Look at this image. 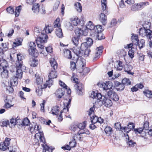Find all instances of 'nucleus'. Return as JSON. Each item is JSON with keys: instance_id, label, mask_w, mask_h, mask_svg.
Returning <instances> with one entry per match:
<instances>
[{"instance_id": "f257e3e1", "label": "nucleus", "mask_w": 152, "mask_h": 152, "mask_svg": "<svg viewBox=\"0 0 152 152\" xmlns=\"http://www.w3.org/2000/svg\"><path fill=\"white\" fill-rule=\"evenodd\" d=\"M33 124V125L31 126H30V130L32 133H36L35 135V140L36 141V140H39L40 142H38L39 144H40L41 142L45 144L46 142L45 140L43 134L40 132L41 127L37 124H35L34 123ZM38 142H39V140H38Z\"/></svg>"}, {"instance_id": "f03ea898", "label": "nucleus", "mask_w": 152, "mask_h": 152, "mask_svg": "<svg viewBox=\"0 0 152 152\" xmlns=\"http://www.w3.org/2000/svg\"><path fill=\"white\" fill-rule=\"evenodd\" d=\"M103 88L107 92L108 96L113 101H116L119 100V96L113 91V87H110V86H104Z\"/></svg>"}, {"instance_id": "7ed1b4c3", "label": "nucleus", "mask_w": 152, "mask_h": 152, "mask_svg": "<svg viewBox=\"0 0 152 152\" xmlns=\"http://www.w3.org/2000/svg\"><path fill=\"white\" fill-rule=\"evenodd\" d=\"M46 39H44V37L42 36H39L36 39V43L38 47L41 50L40 52L41 53L44 54L43 51L45 50L44 46L42 45V44L46 42Z\"/></svg>"}, {"instance_id": "20e7f679", "label": "nucleus", "mask_w": 152, "mask_h": 152, "mask_svg": "<svg viewBox=\"0 0 152 152\" xmlns=\"http://www.w3.org/2000/svg\"><path fill=\"white\" fill-rule=\"evenodd\" d=\"M63 86L62 88L57 89L54 93L55 96L58 101L61 100L65 94L66 90L67 89V86Z\"/></svg>"}, {"instance_id": "39448f33", "label": "nucleus", "mask_w": 152, "mask_h": 152, "mask_svg": "<svg viewBox=\"0 0 152 152\" xmlns=\"http://www.w3.org/2000/svg\"><path fill=\"white\" fill-rule=\"evenodd\" d=\"M139 33L140 36L143 37L146 36L150 40L152 39V37L151 36V31L150 30L146 29L145 27L141 28L140 29Z\"/></svg>"}, {"instance_id": "423d86ee", "label": "nucleus", "mask_w": 152, "mask_h": 152, "mask_svg": "<svg viewBox=\"0 0 152 152\" xmlns=\"http://www.w3.org/2000/svg\"><path fill=\"white\" fill-rule=\"evenodd\" d=\"M53 30V29L51 26L48 25L45 26L42 32L39 34V36H42L44 39H47L48 37L46 34L50 33Z\"/></svg>"}, {"instance_id": "0eeeda50", "label": "nucleus", "mask_w": 152, "mask_h": 152, "mask_svg": "<svg viewBox=\"0 0 152 152\" xmlns=\"http://www.w3.org/2000/svg\"><path fill=\"white\" fill-rule=\"evenodd\" d=\"M91 97L96 99V102L95 103V104H98L102 100V96L100 93H97L94 91H92L90 95Z\"/></svg>"}, {"instance_id": "6e6552de", "label": "nucleus", "mask_w": 152, "mask_h": 152, "mask_svg": "<svg viewBox=\"0 0 152 152\" xmlns=\"http://www.w3.org/2000/svg\"><path fill=\"white\" fill-rule=\"evenodd\" d=\"M10 139L6 137L4 142L0 143V149L2 151H4L9 148L8 146L10 143Z\"/></svg>"}, {"instance_id": "1a4fd4ad", "label": "nucleus", "mask_w": 152, "mask_h": 152, "mask_svg": "<svg viewBox=\"0 0 152 152\" xmlns=\"http://www.w3.org/2000/svg\"><path fill=\"white\" fill-rule=\"evenodd\" d=\"M26 68L25 66H21L20 68L16 66V73L15 77L21 79L23 74V71H24V70L26 69Z\"/></svg>"}, {"instance_id": "9d476101", "label": "nucleus", "mask_w": 152, "mask_h": 152, "mask_svg": "<svg viewBox=\"0 0 152 152\" xmlns=\"http://www.w3.org/2000/svg\"><path fill=\"white\" fill-rule=\"evenodd\" d=\"M85 61L84 59L80 57L78 58L76 61L77 69L80 70L82 69L85 64Z\"/></svg>"}, {"instance_id": "9b49d317", "label": "nucleus", "mask_w": 152, "mask_h": 152, "mask_svg": "<svg viewBox=\"0 0 152 152\" xmlns=\"http://www.w3.org/2000/svg\"><path fill=\"white\" fill-rule=\"evenodd\" d=\"M75 32L77 37L79 38L83 35L86 36L87 35V32L86 30L83 31L81 28H77L75 31Z\"/></svg>"}, {"instance_id": "f8f14e48", "label": "nucleus", "mask_w": 152, "mask_h": 152, "mask_svg": "<svg viewBox=\"0 0 152 152\" xmlns=\"http://www.w3.org/2000/svg\"><path fill=\"white\" fill-rule=\"evenodd\" d=\"M24 57L20 54H17V61L15 62V65L17 67H20L21 66H23L22 60L23 59Z\"/></svg>"}, {"instance_id": "ddd939ff", "label": "nucleus", "mask_w": 152, "mask_h": 152, "mask_svg": "<svg viewBox=\"0 0 152 152\" xmlns=\"http://www.w3.org/2000/svg\"><path fill=\"white\" fill-rule=\"evenodd\" d=\"M83 134H89V132L88 130H86V131L85 130L83 131L82 132H79L77 134H75L73 137H74L75 138L76 137L78 140L80 141H82L83 140V137H81L80 135Z\"/></svg>"}, {"instance_id": "4468645a", "label": "nucleus", "mask_w": 152, "mask_h": 152, "mask_svg": "<svg viewBox=\"0 0 152 152\" xmlns=\"http://www.w3.org/2000/svg\"><path fill=\"white\" fill-rule=\"evenodd\" d=\"M84 47H79L78 46H74L73 48L74 53L78 56H80L81 54V50H83V48Z\"/></svg>"}, {"instance_id": "2eb2a0df", "label": "nucleus", "mask_w": 152, "mask_h": 152, "mask_svg": "<svg viewBox=\"0 0 152 152\" xmlns=\"http://www.w3.org/2000/svg\"><path fill=\"white\" fill-rule=\"evenodd\" d=\"M103 49V47L102 46H100L96 48L95 55L94 58V60L100 57L101 54L102 53V52Z\"/></svg>"}, {"instance_id": "dca6fc26", "label": "nucleus", "mask_w": 152, "mask_h": 152, "mask_svg": "<svg viewBox=\"0 0 152 152\" xmlns=\"http://www.w3.org/2000/svg\"><path fill=\"white\" fill-rule=\"evenodd\" d=\"M99 20L103 25H105L107 23V17L104 13H101L99 15Z\"/></svg>"}, {"instance_id": "f3484780", "label": "nucleus", "mask_w": 152, "mask_h": 152, "mask_svg": "<svg viewBox=\"0 0 152 152\" xmlns=\"http://www.w3.org/2000/svg\"><path fill=\"white\" fill-rule=\"evenodd\" d=\"M103 97L104 98L102 100V103L105 106L108 107H109L112 106L113 103L111 100L109 99H108L104 96H103Z\"/></svg>"}, {"instance_id": "a211bd4d", "label": "nucleus", "mask_w": 152, "mask_h": 152, "mask_svg": "<svg viewBox=\"0 0 152 152\" xmlns=\"http://www.w3.org/2000/svg\"><path fill=\"white\" fill-rule=\"evenodd\" d=\"M35 77L36 78L35 82V84L41 86L43 83V78L39 76V74L37 73L35 74Z\"/></svg>"}, {"instance_id": "6ab92c4d", "label": "nucleus", "mask_w": 152, "mask_h": 152, "mask_svg": "<svg viewBox=\"0 0 152 152\" xmlns=\"http://www.w3.org/2000/svg\"><path fill=\"white\" fill-rule=\"evenodd\" d=\"M72 40L74 45L75 46L79 47H83V43L79 42L78 38L76 37H74L72 38Z\"/></svg>"}, {"instance_id": "aec40b11", "label": "nucleus", "mask_w": 152, "mask_h": 152, "mask_svg": "<svg viewBox=\"0 0 152 152\" xmlns=\"http://www.w3.org/2000/svg\"><path fill=\"white\" fill-rule=\"evenodd\" d=\"M39 5L38 3H34L33 4L32 10L34 13L38 14L39 12Z\"/></svg>"}, {"instance_id": "412c9836", "label": "nucleus", "mask_w": 152, "mask_h": 152, "mask_svg": "<svg viewBox=\"0 0 152 152\" xmlns=\"http://www.w3.org/2000/svg\"><path fill=\"white\" fill-rule=\"evenodd\" d=\"M86 42L83 43L82 46L89 47L90 48V46L93 43V41L92 39L90 38H88L86 39Z\"/></svg>"}, {"instance_id": "4be33fe9", "label": "nucleus", "mask_w": 152, "mask_h": 152, "mask_svg": "<svg viewBox=\"0 0 152 152\" xmlns=\"http://www.w3.org/2000/svg\"><path fill=\"white\" fill-rule=\"evenodd\" d=\"M28 51L29 54L33 56L37 57L38 55L37 51L35 48H29Z\"/></svg>"}, {"instance_id": "5701e85b", "label": "nucleus", "mask_w": 152, "mask_h": 152, "mask_svg": "<svg viewBox=\"0 0 152 152\" xmlns=\"http://www.w3.org/2000/svg\"><path fill=\"white\" fill-rule=\"evenodd\" d=\"M50 63L51 66L53 69L56 70L57 68L58 64L55 59L53 58H51L50 60Z\"/></svg>"}, {"instance_id": "b1692460", "label": "nucleus", "mask_w": 152, "mask_h": 152, "mask_svg": "<svg viewBox=\"0 0 152 152\" xmlns=\"http://www.w3.org/2000/svg\"><path fill=\"white\" fill-rule=\"evenodd\" d=\"M4 43H2L1 44V45L3 47V48H0V58H3L4 56V53L5 51L7 50L8 49L7 47L6 46V45H5V46H4ZM5 45H6L5 44Z\"/></svg>"}, {"instance_id": "393cba45", "label": "nucleus", "mask_w": 152, "mask_h": 152, "mask_svg": "<svg viewBox=\"0 0 152 152\" xmlns=\"http://www.w3.org/2000/svg\"><path fill=\"white\" fill-rule=\"evenodd\" d=\"M48 86L50 88V86H45L44 87H42V86H38L36 90V93L38 95L41 96L42 94V90L44 88H46Z\"/></svg>"}, {"instance_id": "a878e982", "label": "nucleus", "mask_w": 152, "mask_h": 152, "mask_svg": "<svg viewBox=\"0 0 152 152\" xmlns=\"http://www.w3.org/2000/svg\"><path fill=\"white\" fill-rule=\"evenodd\" d=\"M64 56L70 59L72 58V55L71 51L69 50L65 49L64 50Z\"/></svg>"}, {"instance_id": "bb28decb", "label": "nucleus", "mask_w": 152, "mask_h": 152, "mask_svg": "<svg viewBox=\"0 0 152 152\" xmlns=\"http://www.w3.org/2000/svg\"><path fill=\"white\" fill-rule=\"evenodd\" d=\"M132 68L131 65L126 64L124 66V71L127 72L128 74L133 75V73L130 72L132 69Z\"/></svg>"}, {"instance_id": "cd10ccee", "label": "nucleus", "mask_w": 152, "mask_h": 152, "mask_svg": "<svg viewBox=\"0 0 152 152\" xmlns=\"http://www.w3.org/2000/svg\"><path fill=\"white\" fill-rule=\"evenodd\" d=\"M126 130H124L125 132L128 133L131 129H134L135 127L133 123H130L127 125V127H126Z\"/></svg>"}, {"instance_id": "c85d7f7f", "label": "nucleus", "mask_w": 152, "mask_h": 152, "mask_svg": "<svg viewBox=\"0 0 152 152\" xmlns=\"http://www.w3.org/2000/svg\"><path fill=\"white\" fill-rule=\"evenodd\" d=\"M76 91L77 94L79 95H83V87L82 86H77L76 88Z\"/></svg>"}, {"instance_id": "c756f323", "label": "nucleus", "mask_w": 152, "mask_h": 152, "mask_svg": "<svg viewBox=\"0 0 152 152\" xmlns=\"http://www.w3.org/2000/svg\"><path fill=\"white\" fill-rule=\"evenodd\" d=\"M79 20L77 17L72 18L71 19V21L70 23V24H72L73 26H76L79 22Z\"/></svg>"}, {"instance_id": "7c9ffc66", "label": "nucleus", "mask_w": 152, "mask_h": 152, "mask_svg": "<svg viewBox=\"0 0 152 152\" xmlns=\"http://www.w3.org/2000/svg\"><path fill=\"white\" fill-rule=\"evenodd\" d=\"M97 86H113V84L110 81H106V82L101 81L98 83Z\"/></svg>"}, {"instance_id": "2f4dec72", "label": "nucleus", "mask_w": 152, "mask_h": 152, "mask_svg": "<svg viewBox=\"0 0 152 152\" xmlns=\"http://www.w3.org/2000/svg\"><path fill=\"white\" fill-rule=\"evenodd\" d=\"M55 32L56 35L58 37L61 38L63 37V34L61 28H56Z\"/></svg>"}, {"instance_id": "473e14b6", "label": "nucleus", "mask_w": 152, "mask_h": 152, "mask_svg": "<svg viewBox=\"0 0 152 152\" xmlns=\"http://www.w3.org/2000/svg\"><path fill=\"white\" fill-rule=\"evenodd\" d=\"M94 26L92 22H91V21H90L88 22V23L86 24V28H87V29H89L90 30H93L94 28Z\"/></svg>"}, {"instance_id": "72a5a7b5", "label": "nucleus", "mask_w": 152, "mask_h": 152, "mask_svg": "<svg viewBox=\"0 0 152 152\" xmlns=\"http://www.w3.org/2000/svg\"><path fill=\"white\" fill-rule=\"evenodd\" d=\"M57 76L56 72V70H54L53 71L52 70L50 73L48 75V77L49 78L53 79L54 78H56L57 77Z\"/></svg>"}, {"instance_id": "f704fd0d", "label": "nucleus", "mask_w": 152, "mask_h": 152, "mask_svg": "<svg viewBox=\"0 0 152 152\" xmlns=\"http://www.w3.org/2000/svg\"><path fill=\"white\" fill-rule=\"evenodd\" d=\"M0 66L2 67V69L6 68L8 66L7 61L2 58L0 60Z\"/></svg>"}, {"instance_id": "c9c22d12", "label": "nucleus", "mask_w": 152, "mask_h": 152, "mask_svg": "<svg viewBox=\"0 0 152 152\" xmlns=\"http://www.w3.org/2000/svg\"><path fill=\"white\" fill-rule=\"evenodd\" d=\"M136 4L138 10H139L142 7H143L145 6L148 5L149 3L147 1L145 2H141Z\"/></svg>"}, {"instance_id": "e433bc0d", "label": "nucleus", "mask_w": 152, "mask_h": 152, "mask_svg": "<svg viewBox=\"0 0 152 152\" xmlns=\"http://www.w3.org/2000/svg\"><path fill=\"white\" fill-rule=\"evenodd\" d=\"M59 109V107L58 106L53 107H52L51 110L52 114L53 115H57L58 113Z\"/></svg>"}, {"instance_id": "4c0bfd02", "label": "nucleus", "mask_w": 152, "mask_h": 152, "mask_svg": "<svg viewBox=\"0 0 152 152\" xmlns=\"http://www.w3.org/2000/svg\"><path fill=\"white\" fill-rule=\"evenodd\" d=\"M143 93L144 95L148 98H152V91L149 90H146L144 91Z\"/></svg>"}, {"instance_id": "58836bf2", "label": "nucleus", "mask_w": 152, "mask_h": 152, "mask_svg": "<svg viewBox=\"0 0 152 152\" xmlns=\"http://www.w3.org/2000/svg\"><path fill=\"white\" fill-rule=\"evenodd\" d=\"M94 36L95 37L96 36L95 39L97 38L98 40H101L104 38V36L102 32L95 33Z\"/></svg>"}, {"instance_id": "ea45409f", "label": "nucleus", "mask_w": 152, "mask_h": 152, "mask_svg": "<svg viewBox=\"0 0 152 152\" xmlns=\"http://www.w3.org/2000/svg\"><path fill=\"white\" fill-rule=\"evenodd\" d=\"M137 45L138 46L139 48L140 49L144 47L145 46V40L143 39L140 40V41H139L137 44Z\"/></svg>"}, {"instance_id": "a19ab883", "label": "nucleus", "mask_w": 152, "mask_h": 152, "mask_svg": "<svg viewBox=\"0 0 152 152\" xmlns=\"http://www.w3.org/2000/svg\"><path fill=\"white\" fill-rule=\"evenodd\" d=\"M115 126L116 129H121L122 130H126V127H122L121 126V124L120 122H117L115 124Z\"/></svg>"}, {"instance_id": "79ce46f5", "label": "nucleus", "mask_w": 152, "mask_h": 152, "mask_svg": "<svg viewBox=\"0 0 152 152\" xmlns=\"http://www.w3.org/2000/svg\"><path fill=\"white\" fill-rule=\"evenodd\" d=\"M95 33H99V32H102L103 29L102 28V26L101 25H98L94 27Z\"/></svg>"}, {"instance_id": "37998d69", "label": "nucleus", "mask_w": 152, "mask_h": 152, "mask_svg": "<svg viewBox=\"0 0 152 152\" xmlns=\"http://www.w3.org/2000/svg\"><path fill=\"white\" fill-rule=\"evenodd\" d=\"M11 86H16L18 84V78L13 77L10 80Z\"/></svg>"}, {"instance_id": "c03bdc74", "label": "nucleus", "mask_w": 152, "mask_h": 152, "mask_svg": "<svg viewBox=\"0 0 152 152\" xmlns=\"http://www.w3.org/2000/svg\"><path fill=\"white\" fill-rule=\"evenodd\" d=\"M91 119V123L97 124L98 123V118L95 115H93L91 117H90Z\"/></svg>"}, {"instance_id": "a18cd8bd", "label": "nucleus", "mask_w": 152, "mask_h": 152, "mask_svg": "<svg viewBox=\"0 0 152 152\" xmlns=\"http://www.w3.org/2000/svg\"><path fill=\"white\" fill-rule=\"evenodd\" d=\"M132 41L134 44L137 45V44L139 41L138 36L137 35H133L132 37Z\"/></svg>"}, {"instance_id": "49530a36", "label": "nucleus", "mask_w": 152, "mask_h": 152, "mask_svg": "<svg viewBox=\"0 0 152 152\" xmlns=\"http://www.w3.org/2000/svg\"><path fill=\"white\" fill-rule=\"evenodd\" d=\"M75 8L77 12H81L82 10V7L81 4L78 2L76 3L75 4Z\"/></svg>"}, {"instance_id": "de8ad7c7", "label": "nucleus", "mask_w": 152, "mask_h": 152, "mask_svg": "<svg viewBox=\"0 0 152 152\" xmlns=\"http://www.w3.org/2000/svg\"><path fill=\"white\" fill-rule=\"evenodd\" d=\"M85 48L86 49L84 50V56L85 57H87L89 56L91 51L90 49V48L89 47H85Z\"/></svg>"}, {"instance_id": "09e8293b", "label": "nucleus", "mask_w": 152, "mask_h": 152, "mask_svg": "<svg viewBox=\"0 0 152 152\" xmlns=\"http://www.w3.org/2000/svg\"><path fill=\"white\" fill-rule=\"evenodd\" d=\"M12 86H5V87L6 91L7 93L10 94L13 92L14 89Z\"/></svg>"}, {"instance_id": "8fccbe9b", "label": "nucleus", "mask_w": 152, "mask_h": 152, "mask_svg": "<svg viewBox=\"0 0 152 152\" xmlns=\"http://www.w3.org/2000/svg\"><path fill=\"white\" fill-rule=\"evenodd\" d=\"M43 144H41V145L43 147V149H44L45 151H47L49 152H52L53 151V150L54 149V148L53 149L52 148L50 147H48L47 145L45 144L44 145V143H42Z\"/></svg>"}, {"instance_id": "3c124183", "label": "nucleus", "mask_w": 152, "mask_h": 152, "mask_svg": "<svg viewBox=\"0 0 152 152\" xmlns=\"http://www.w3.org/2000/svg\"><path fill=\"white\" fill-rule=\"evenodd\" d=\"M29 64L31 66L35 67L38 64V61L35 59H33L30 61Z\"/></svg>"}, {"instance_id": "603ef678", "label": "nucleus", "mask_w": 152, "mask_h": 152, "mask_svg": "<svg viewBox=\"0 0 152 152\" xmlns=\"http://www.w3.org/2000/svg\"><path fill=\"white\" fill-rule=\"evenodd\" d=\"M122 83L125 85H130L131 84V83L129 80L127 78H124L122 81Z\"/></svg>"}, {"instance_id": "864d4df0", "label": "nucleus", "mask_w": 152, "mask_h": 152, "mask_svg": "<svg viewBox=\"0 0 152 152\" xmlns=\"http://www.w3.org/2000/svg\"><path fill=\"white\" fill-rule=\"evenodd\" d=\"M86 122L84 121L83 123H80L77 124L78 128L80 129H83L86 127Z\"/></svg>"}, {"instance_id": "5fc2aeb1", "label": "nucleus", "mask_w": 152, "mask_h": 152, "mask_svg": "<svg viewBox=\"0 0 152 152\" xmlns=\"http://www.w3.org/2000/svg\"><path fill=\"white\" fill-rule=\"evenodd\" d=\"M21 6H19L16 7L15 11V15L16 17H18L20 14V12L21 10Z\"/></svg>"}, {"instance_id": "6e6d98bb", "label": "nucleus", "mask_w": 152, "mask_h": 152, "mask_svg": "<svg viewBox=\"0 0 152 152\" xmlns=\"http://www.w3.org/2000/svg\"><path fill=\"white\" fill-rule=\"evenodd\" d=\"M77 65L76 63L71 61L70 62V68L72 70H74L75 69H77Z\"/></svg>"}, {"instance_id": "4d7b16f0", "label": "nucleus", "mask_w": 152, "mask_h": 152, "mask_svg": "<svg viewBox=\"0 0 152 152\" xmlns=\"http://www.w3.org/2000/svg\"><path fill=\"white\" fill-rule=\"evenodd\" d=\"M76 139L73 137V139L71 141H70L69 142V145L71 146L72 148L75 147L76 146Z\"/></svg>"}, {"instance_id": "13d9d810", "label": "nucleus", "mask_w": 152, "mask_h": 152, "mask_svg": "<svg viewBox=\"0 0 152 152\" xmlns=\"http://www.w3.org/2000/svg\"><path fill=\"white\" fill-rule=\"evenodd\" d=\"M60 19L57 18L54 23V26L55 28H60L61 24L59 22Z\"/></svg>"}, {"instance_id": "bf43d9fd", "label": "nucleus", "mask_w": 152, "mask_h": 152, "mask_svg": "<svg viewBox=\"0 0 152 152\" xmlns=\"http://www.w3.org/2000/svg\"><path fill=\"white\" fill-rule=\"evenodd\" d=\"M3 71L1 72V75L2 77H7L8 76V72L7 70L5 69V68H3Z\"/></svg>"}, {"instance_id": "052dcab7", "label": "nucleus", "mask_w": 152, "mask_h": 152, "mask_svg": "<svg viewBox=\"0 0 152 152\" xmlns=\"http://www.w3.org/2000/svg\"><path fill=\"white\" fill-rule=\"evenodd\" d=\"M125 86H110V87H113V90L115 89L118 91H121L124 88Z\"/></svg>"}, {"instance_id": "680f3d73", "label": "nucleus", "mask_w": 152, "mask_h": 152, "mask_svg": "<svg viewBox=\"0 0 152 152\" xmlns=\"http://www.w3.org/2000/svg\"><path fill=\"white\" fill-rule=\"evenodd\" d=\"M16 119H15L13 118L11 119L9 124V126L10 127H12L13 126H15L16 124Z\"/></svg>"}, {"instance_id": "e2e57ef3", "label": "nucleus", "mask_w": 152, "mask_h": 152, "mask_svg": "<svg viewBox=\"0 0 152 152\" xmlns=\"http://www.w3.org/2000/svg\"><path fill=\"white\" fill-rule=\"evenodd\" d=\"M80 73H83L84 74H86L90 72V69L86 67L80 70Z\"/></svg>"}, {"instance_id": "0e129e2a", "label": "nucleus", "mask_w": 152, "mask_h": 152, "mask_svg": "<svg viewBox=\"0 0 152 152\" xmlns=\"http://www.w3.org/2000/svg\"><path fill=\"white\" fill-rule=\"evenodd\" d=\"M112 131V128L109 126H107L104 129V131L106 134H110Z\"/></svg>"}, {"instance_id": "69168bd1", "label": "nucleus", "mask_w": 152, "mask_h": 152, "mask_svg": "<svg viewBox=\"0 0 152 152\" xmlns=\"http://www.w3.org/2000/svg\"><path fill=\"white\" fill-rule=\"evenodd\" d=\"M30 123V122L29 119L28 118H26L23 119V122H22V125L28 126Z\"/></svg>"}, {"instance_id": "338daca9", "label": "nucleus", "mask_w": 152, "mask_h": 152, "mask_svg": "<svg viewBox=\"0 0 152 152\" xmlns=\"http://www.w3.org/2000/svg\"><path fill=\"white\" fill-rule=\"evenodd\" d=\"M143 129L145 130H147L149 129V123L148 121H145L144 122L143 126Z\"/></svg>"}, {"instance_id": "774afa93", "label": "nucleus", "mask_w": 152, "mask_h": 152, "mask_svg": "<svg viewBox=\"0 0 152 152\" xmlns=\"http://www.w3.org/2000/svg\"><path fill=\"white\" fill-rule=\"evenodd\" d=\"M52 79L49 78L48 80L46 81V83L44 86H51L53 84V81Z\"/></svg>"}]
</instances>
